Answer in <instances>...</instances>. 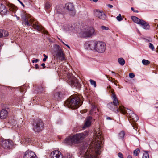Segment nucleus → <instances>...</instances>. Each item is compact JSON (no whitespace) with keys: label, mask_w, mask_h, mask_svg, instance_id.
<instances>
[{"label":"nucleus","mask_w":158,"mask_h":158,"mask_svg":"<svg viewBox=\"0 0 158 158\" xmlns=\"http://www.w3.org/2000/svg\"><path fill=\"white\" fill-rule=\"evenodd\" d=\"M54 52L52 53L53 55H56V56L61 61L65 60V55L60 46L56 44L54 46Z\"/></svg>","instance_id":"obj_5"},{"label":"nucleus","mask_w":158,"mask_h":158,"mask_svg":"<svg viewBox=\"0 0 158 158\" xmlns=\"http://www.w3.org/2000/svg\"><path fill=\"white\" fill-rule=\"evenodd\" d=\"M66 45V46H67L69 48H70L69 47L68 45Z\"/></svg>","instance_id":"obj_56"},{"label":"nucleus","mask_w":158,"mask_h":158,"mask_svg":"<svg viewBox=\"0 0 158 158\" xmlns=\"http://www.w3.org/2000/svg\"><path fill=\"white\" fill-rule=\"evenodd\" d=\"M127 158H132V157L131 155H129L127 156Z\"/></svg>","instance_id":"obj_52"},{"label":"nucleus","mask_w":158,"mask_h":158,"mask_svg":"<svg viewBox=\"0 0 158 158\" xmlns=\"http://www.w3.org/2000/svg\"><path fill=\"white\" fill-rule=\"evenodd\" d=\"M9 10L12 11V12H15L16 11V9L14 6L13 5H11L9 7Z\"/></svg>","instance_id":"obj_36"},{"label":"nucleus","mask_w":158,"mask_h":158,"mask_svg":"<svg viewBox=\"0 0 158 158\" xmlns=\"http://www.w3.org/2000/svg\"><path fill=\"white\" fill-rule=\"evenodd\" d=\"M149 48L152 50H153L154 49L153 45L151 43H150L149 44Z\"/></svg>","instance_id":"obj_41"},{"label":"nucleus","mask_w":158,"mask_h":158,"mask_svg":"<svg viewBox=\"0 0 158 158\" xmlns=\"http://www.w3.org/2000/svg\"><path fill=\"white\" fill-rule=\"evenodd\" d=\"M23 20L22 23L24 25H27V26H30L32 25L31 20V19H29L28 17L25 16L22 17Z\"/></svg>","instance_id":"obj_19"},{"label":"nucleus","mask_w":158,"mask_h":158,"mask_svg":"<svg viewBox=\"0 0 158 158\" xmlns=\"http://www.w3.org/2000/svg\"><path fill=\"white\" fill-rule=\"evenodd\" d=\"M102 138V135L100 133H98L94 136L95 139L93 140L87 151L83 153L80 151V154L83 155L85 158H97L95 154L96 153L98 156L100 155Z\"/></svg>","instance_id":"obj_1"},{"label":"nucleus","mask_w":158,"mask_h":158,"mask_svg":"<svg viewBox=\"0 0 158 158\" xmlns=\"http://www.w3.org/2000/svg\"><path fill=\"white\" fill-rule=\"evenodd\" d=\"M140 150L139 148L136 149L133 152L134 155L135 156H138L140 153Z\"/></svg>","instance_id":"obj_34"},{"label":"nucleus","mask_w":158,"mask_h":158,"mask_svg":"<svg viewBox=\"0 0 158 158\" xmlns=\"http://www.w3.org/2000/svg\"><path fill=\"white\" fill-rule=\"evenodd\" d=\"M118 61L121 65H123L125 63L124 60L122 58H120L118 59Z\"/></svg>","instance_id":"obj_31"},{"label":"nucleus","mask_w":158,"mask_h":158,"mask_svg":"<svg viewBox=\"0 0 158 158\" xmlns=\"http://www.w3.org/2000/svg\"><path fill=\"white\" fill-rule=\"evenodd\" d=\"M116 19L117 20L119 21H120L123 19V18L122 17L121 15L120 14H119L118 15Z\"/></svg>","instance_id":"obj_39"},{"label":"nucleus","mask_w":158,"mask_h":158,"mask_svg":"<svg viewBox=\"0 0 158 158\" xmlns=\"http://www.w3.org/2000/svg\"><path fill=\"white\" fill-rule=\"evenodd\" d=\"M24 158H37L35 153L29 150L27 151L24 155Z\"/></svg>","instance_id":"obj_17"},{"label":"nucleus","mask_w":158,"mask_h":158,"mask_svg":"<svg viewBox=\"0 0 158 158\" xmlns=\"http://www.w3.org/2000/svg\"><path fill=\"white\" fill-rule=\"evenodd\" d=\"M39 61V60L38 59H36L35 60H32V62L33 63H34V62L37 63Z\"/></svg>","instance_id":"obj_45"},{"label":"nucleus","mask_w":158,"mask_h":158,"mask_svg":"<svg viewBox=\"0 0 158 158\" xmlns=\"http://www.w3.org/2000/svg\"><path fill=\"white\" fill-rule=\"evenodd\" d=\"M66 80L67 83L72 87L77 88L81 87L80 83L72 74L70 73H68Z\"/></svg>","instance_id":"obj_4"},{"label":"nucleus","mask_w":158,"mask_h":158,"mask_svg":"<svg viewBox=\"0 0 158 158\" xmlns=\"http://www.w3.org/2000/svg\"><path fill=\"white\" fill-rule=\"evenodd\" d=\"M108 6L110 7V8H112L113 7V5L110 4H108Z\"/></svg>","instance_id":"obj_51"},{"label":"nucleus","mask_w":158,"mask_h":158,"mask_svg":"<svg viewBox=\"0 0 158 158\" xmlns=\"http://www.w3.org/2000/svg\"><path fill=\"white\" fill-rule=\"evenodd\" d=\"M73 139L72 136H70L69 138H66L64 140V142L67 145H72L74 143Z\"/></svg>","instance_id":"obj_24"},{"label":"nucleus","mask_w":158,"mask_h":158,"mask_svg":"<svg viewBox=\"0 0 158 158\" xmlns=\"http://www.w3.org/2000/svg\"><path fill=\"white\" fill-rule=\"evenodd\" d=\"M55 10L56 12V13L58 14H63L62 11V9L60 8L59 6H56Z\"/></svg>","instance_id":"obj_28"},{"label":"nucleus","mask_w":158,"mask_h":158,"mask_svg":"<svg viewBox=\"0 0 158 158\" xmlns=\"http://www.w3.org/2000/svg\"><path fill=\"white\" fill-rule=\"evenodd\" d=\"M51 158H63L61 152L59 151L55 150L51 153Z\"/></svg>","instance_id":"obj_18"},{"label":"nucleus","mask_w":158,"mask_h":158,"mask_svg":"<svg viewBox=\"0 0 158 158\" xmlns=\"http://www.w3.org/2000/svg\"><path fill=\"white\" fill-rule=\"evenodd\" d=\"M44 124L41 120H37L34 121L33 130L35 132H39L43 128Z\"/></svg>","instance_id":"obj_9"},{"label":"nucleus","mask_w":158,"mask_h":158,"mask_svg":"<svg viewBox=\"0 0 158 158\" xmlns=\"http://www.w3.org/2000/svg\"><path fill=\"white\" fill-rule=\"evenodd\" d=\"M8 35V32L7 31L4 30L0 29V38L6 37Z\"/></svg>","instance_id":"obj_26"},{"label":"nucleus","mask_w":158,"mask_h":158,"mask_svg":"<svg viewBox=\"0 0 158 158\" xmlns=\"http://www.w3.org/2000/svg\"><path fill=\"white\" fill-rule=\"evenodd\" d=\"M135 74L133 73H130L129 74V76L131 78H133L135 77Z\"/></svg>","instance_id":"obj_43"},{"label":"nucleus","mask_w":158,"mask_h":158,"mask_svg":"<svg viewBox=\"0 0 158 158\" xmlns=\"http://www.w3.org/2000/svg\"><path fill=\"white\" fill-rule=\"evenodd\" d=\"M89 81L90 82L91 84L92 85L94 86V87H96V86H97L96 83V82L95 81H94L92 79H90L89 80Z\"/></svg>","instance_id":"obj_37"},{"label":"nucleus","mask_w":158,"mask_h":158,"mask_svg":"<svg viewBox=\"0 0 158 158\" xmlns=\"http://www.w3.org/2000/svg\"><path fill=\"white\" fill-rule=\"evenodd\" d=\"M119 111L123 114H127L128 117L133 112L128 108H126L122 106H120L119 107Z\"/></svg>","instance_id":"obj_16"},{"label":"nucleus","mask_w":158,"mask_h":158,"mask_svg":"<svg viewBox=\"0 0 158 158\" xmlns=\"http://www.w3.org/2000/svg\"><path fill=\"white\" fill-rule=\"evenodd\" d=\"M41 66H42L44 69L46 68V66H45V64L44 63H43L41 64Z\"/></svg>","instance_id":"obj_48"},{"label":"nucleus","mask_w":158,"mask_h":158,"mask_svg":"<svg viewBox=\"0 0 158 158\" xmlns=\"http://www.w3.org/2000/svg\"><path fill=\"white\" fill-rule=\"evenodd\" d=\"M101 28L102 30H108L109 29L108 27L104 26H101Z\"/></svg>","instance_id":"obj_40"},{"label":"nucleus","mask_w":158,"mask_h":158,"mask_svg":"<svg viewBox=\"0 0 158 158\" xmlns=\"http://www.w3.org/2000/svg\"><path fill=\"white\" fill-rule=\"evenodd\" d=\"M32 27L34 29L38 31H41V32H43L45 34H48V32L47 31H44L43 27L40 26L38 24H37L36 23H33Z\"/></svg>","instance_id":"obj_20"},{"label":"nucleus","mask_w":158,"mask_h":158,"mask_svg":"<svg viewBox=\"0 0 158 158\" xmlns=\"http://www.w3.org/2000/svg\"><path fill=\"white\" fill-rule=\"evenodd\" d=\"M23 121L21 118L17 122V121L14 119L10 121V124L13 126V128L15 129L17 127H20L23 125Z\"/></svg>","instance_id":"obj_14"},{"label":"nucleus","mask_w":158,"mask_h":158,"mask_svg":"<svg viewBox=\"0 0 158 158\" xmlns=\"http://www.w3.org/2000/svg\"><path fill=\"white\" fill-rule=\"evenodd\" d=\"M35 67L36 69H38L39 68V66L38 64H36L35 65Z\"/></svg>","instance_id":"obj_49"},{"label":"nucleus","mask_w":158,"mask_h":158,"mask_svg":"<svg viewBox=\"0 0 158 158\" xmlns=\"http://www.w3.org/2000/svg\"><path fill=\"white\" fill-rule=\"evenodd\" d=\"M106 48V45L105 43L101 41H97L95 51L99 53H103Z\"/></svg>","instance_id":"obj_7"},{"label":"nucleus","mask_w":158,"mask_h":158,"mask_svg":"<svg viewBox=\"0 0 158 158\" xmlns=\"http://www.w3.org/2000/svg\"><path fill=\"white\" fill-rule=\"evenodd\" d=\"M51 7V5L49 3V2H46L45 5V7L46 9H48L50 8Z\"/></svg>","instance_id":"obj_38"},{"label":"nucleus","mask_w":158,"mask_h":158,"mask_svg":"<svg viewBox=\"0 0 158 158\" xmlns=\"http://www.w3.org/2000/svg\"><path fill=\"white\" fill-rule=\"evenodd\" d=\"M118 156L120 158H123V154L121 152L118 153Z\"/></svg>","instance_id":"obj_44"},{"label":"nucleus","mask_w":158,"mask_h":158,"mask_svg":"<svg viewBox=\"0 0 158 158\" xmlns=\"http://www.w3.org/2000/svg\"><path fill=\"white\" fill-rule=\"evenodd\" d=\"M88 134H84L83 133H77L72 135L73 139L74 144H77L81 143Z\"/></svg>","instance_id":"obj_8"},{"label":"nucleus","mask_w":158,"mask_h":158,"mask_svg":"<svg viewBox=\"0 0 158 158\" xmlns=\"http://www.w3.org/2000/svg\"><path fill=\"white\" fill-rule=\"evenodd\" d=\"M63 44H64L65 45H66V44H65L64 42H63Z\"/></svg>","instance_id":"obj_58"},{"label":"nucleus","mask_w":158,"mask_h":158,"mask_svg":"<svg viewBox=\"0 0 158 158\" xmlns=\"http://www.w3.org/2000/svg\"><path fill=\"white\" fill-rule=\"evenodd\" d=\"M95 34L94 29L93 27H90L86 30L83 32V35L85 37H90Z\"/></svg>","instance_id":"obj_11"},{"label":"nucleus","mask_w":158,"mask_h":158,"mask_svg":"<svg viewBox=\"0 0 158 158\" xmlns=\"http://www.w3.org/2000/svg\"><path fill=\"white\" fill-rule=\"evenodd\" d=\"M63 96L62 93L59 92L56 93L54 94L55 99L57 100H60Z\"/></svg>","instance_id":"obj_25"},{"label":"nucleus","mask_w":158,"mask_h":158,"mask_svg":"<svg viewBox=\"0 0 158 158\" xmlns=\"http://www.w3.org/2000/svg\"><path fill=\"white\" fill-rule=\"evenodd\" d=\"M106 119L107 120H111V118L110 117H107Z\"/></svg>","instance_id":"obj_53"},{"label":"nucleus","mask_w":158,"mask_h":158,"mask_svg":"<svg viewBox=\"0 0 158 158\" xmlns=\"http://www.w3.org/2000/svg\"><path fill=\"white\" fill-rule=\"evenodd\" d=\"M94 15L102 19H105L106 17V15L103 12L99 10H96L95 12Z\"/></svg>","instance_id":"obj_21"},{"label":"nucleus","mask_w":158,"mask_h":158,"mask_svg":"<svg viewBox=\"0 0 158 158\" xmlns=\"http://www.w3.org/2000/svg\"><path fill=\"white\" fill-rule=\"evenodd\" d=\"M16 16V17L17 18V20H19L20 19V18L19 17H18Z\"/></svg>","instance_id":"obj_54"},{"label":"nucleus","mask_w":158,"mask_h":158,"mask_svg":"<svg viewBox=\"0 0 158 158\" xmlns=\"http://www.w3.org/2000/svg\"><path fill=\"white\" fill-rule=\"evenodd\" d=\"M131 10L132 11H133V12H136V13L138 12V11L137 10H134V9L133 7L131 8Z\"/></svg>","instance_id":"obj_47"},{"label":"nucleus","mask_w":158,"mask_h":158,"mask_svg":"<svg viewBox=\"0 0 158 158\" xmlns=\"http://www.w3.org/2000/svg\"><path fill=\"white\" fill-rule=\"evenodd\" d=\"M25 140L26 141L27 143L29 142L30 141V139L29 138H27L25 139Z\"/></svg>","instance_id":"obj_46"},{"label":"nucleus","mask_w":158,"mask_h":158,"mask_svg":"<svg viewBox=\"0 0 158 158\" xmlns=\"http://www.w3.org/2000/svg\"><path fill=\"white\" fill-rule=\"evenodd\" d=\"M82 103V101L78 97L71 96L65 102L64 105L69 108L75 109L78 108Z\"/></svg>","instance_id":"obj_2"},{"label":"nucleus","mask_w":158,"mask_h":158,"mask_svg":"<svg viewBox=\"0 0 158 158\" xmlns=\"http://www.w3.org/2000/svg\"><path fill=\"white\" fill-rule=\"evenodd\" d=\"M92 120V118L91 116H89L87 117L86 120L83 127V129H84L90 126L91 124Z\"/></svg>","instance_id":"obj_22"},{"label":"nucleus","mask_w":158,"mask_h":158,"mask_svg":"<svg viewBox=\"0 0 158 158\" xmlns=\"http://www.w3.org/2000/svg\"><path fill=\"white\" fill-rule=\"evenodd\" d=\"M131 19L134 22L141 26L143 29L146 30L149 29L150 26L149 24L144 20L140 19L135 16H132Z\"/></svg>","instance_id":"obj_6"},{"label":"nucleus","mask_w":158,"mask_h":158,"mask_svg":"<svg viewBox=\"0 0 158 158\" xmlns=\"http://www.w3.org/2000/svg\"><path fill=\"white\" fill-rule=\"evenodd\" d=\"M2 34H3V35H5V34H4V33L3 32V33H2Z\"/></svg>","instance_id":"obj_59"},{"label":"nucleus","mask_w":158,"mask_h":158,"mask_svg":"<svg viewBox=\"0 0 158 158\" xmlns=\"http://www.w3.org/2000/svg\"><path fill=\"white\" fill-rule=\"evenodd\" d=\"M0 144L4 149H9L13 145V142L11 140L2 138L0 140Z\"/></svg>","instance_id":"obj_10"},{"label":"nucleus","mask_w":158,"mask_h":158,"mask_svg":"<svg viewBox=\"0 0 158 158\" xmlns=\"http://www.w3.org/2000/svg\"><path fill=\"white\" fill-rule=\"evenodd\" d=\"M7 8L5 5V2L0 0V14L2 15H6L8 12Z\"/></svg>","instance_id":"obj_15"},{"label":"nucleus","mask_w":158,"mask_h":158,"mask_svg":"<svg viewBox=\"0 0 158 158\" xmlns=\"http://www.w3.org/2000/svg\"><path fill=\"white\" fill-rule=\"evenodd\" d=\"M112 72V73H115L114 72H113V71H112V72Z\"/></svg>","instance_id":"obj_57"},{"label":"nucleus","mask_w":158,"mask_h":158,"mask_svg":"<svg viewBox=\"0 0 158 158\" xmlns=\"http://www.w3.org/2000/svg\"><path fill=\"white\" fill-rule=\"evenodd\" d=\"M63 158H73L72 154L69 153H67L65 155L64 157L63 156Z\"/></svg>","instance_id":"obj_35"},{"label":"nucleus","mask_w":158,"mask_h":158,"mask_svg":"<svg viewBox=\"0 0 158 158\" xmlns=\"http://www.w3.org/2000/svg\"><path fill=\"white\" fill-rule=\"evenodd\" d=\"M97 41H90L86 42L85 44V48L88 50L95 51Z\"/></svg>","instance_id":"obj_12"},{"label":"nucleus","mask_w":158,"mask_h":158,"mask_svg":"<svg viewBox=\"0 0 158 158\" xmlns=\"http://www.w3.org/2000/svg\"><path fill=\"white\" fill-rule=\"evenodd\" d=\"M18 1H19V2L20 3V4L23 6H24V4L22 2H21L20 0H18Z\"/></svg>","instance_id":"obj_50"},{"label":"nucleus","mask_w":158,"mask_h":158,"mask_svg":"<svg viewBox=\"0 0 158 158\" xmlns=\"http://www.w3.org/2000/svg\"><path fill=\"white\" fill-rule=\"evenodd\" d=\"M157 26H158V25H157Z\"/></svg>","instance_id":"obj_60"},{"label":"nucleus","mask_w":158,"mask_h":158,"mask_svg":"<svg viewBox=\"0 0 158 158\" xmlns=\"http://www.w3.org/2000/svg\"><path fill=\"white\" fill-rule=\"evenodd\" d=\"M111 92L112 93L111 98L113 101L108 103L107 105V106L111 110L117 113L119 110V108H118V106L119 105L118 100L115 94L113 92L112 90H111Z\"/></svg>","instance_id":"obj_3"},{"label":"nucleus","mask_w":158,"mask_h":158,"mask_svg":"<svg viewBox=\"0 0 158 158\" xmlns=\"http://www.w3.org/2000/svg\"><path fill=\"white\" fill-rule=\"evenodd\" d=\"M96 110H97L96 106L94 105H92V108L89 112V114L91 115L93 114L94 113H96Z\"/></svg>","instance_id":"obj_29"},{"label":"nucleus","mask_w":158,"mask_h":158,"mask_svg":"<svg viewBox=\"0 0 158 158\" xmlns=\"http://www.w3.org/2000/svg\"><path fill=\"white\" fill-rule=\"evenodd\" d=\"M128 117L134 122H136L139 119L138 116L134 112L129 115Z\"/></svg>","instance_id":"obj_27"},{"label":"nucleus","mask_w":158,"mask_h":158,"mask_svg":"<svg viewBox=\"0 0 158 158\" xmlns=\"http://www.w3.org/2000/svg\"><path fill=\"white\" fill-rule=\"evenodd\" d=\"M43 56L44 58L43 59V61L44 62H45L46 61V59H47L48 56L45 54H43Z\"/></svg>","instance_id":"obj_42"},{"label":"nucleus","mask_w":158,"mask_h":158,"mask_svg":"<svg viewBox=\"0 0 158 158\" xmlns=\"http://www.w3.org/2000/svg\"><path fill=\"white\" fill-rule=\"evenodd\" d=\"M142 63L144 65H148L150 62L148 60L143 59L142 60Z\"/></svg>","instance_id":"obj_33"},{"label":"nucleus","mask_w":158,"mask_h":158,"mask_svg":"<svg viewBox=\"0 0 158 158\" xmlns=\"http://www.w3.org/2000/svg\"><path fill=\"white\" fill-rule=\"evenodd\" d=\"M8 114V112L6 110H2L0 112V119H4L6 118L7 117Z\"/></svg>","instance_id":"obj_23"},{"label":"nucleus","mask_w":158,"mask_h":158,"mask_svg":"<svg viewBox=\"0 0 158 158\" xmlns=\"http://www.w3.org/2000/svg\"><path fill=\"white\" fill-rule=\"evenodd\" d=\"M65 7L66 9L70 12V15L73 16L76 14V11L74 7L73 4L71 3H68L66 4Z\"/></svg>","instance_id":"obj_13"},{"label":"nucleus","mask_w":158,"mask_h":158,"mask_svg":"<svg viewBox=\"0 0 158 158\" xmlns=\"http://www.w3.org/2000/svg\"><path fill=\"white\" fill-rule=\"evenodd\" d=\"M107 88L111 89V87L110 86H109L107 87Z\"/></svg>","instance_id":"obj_55"},{"label":"nucleus","mask_w":158,"mask_h":158,"mask_svg":"<svg viewBox=\"0 0 158 158\" xmlns=\"http://www.w3.org/2000/svg\"><path fill=\"white\" fill-rule=\"evenodd\" d=\"M125 135V133L124 131H121L118 135V137L119 139H123Z\"/></svg>","instance_id":"obj_30"},{"label":"nucleus","mask_w":158,"mask_h":158,"mask_svg":"<svg viewBox=\"0 0 158 158\" xmlns=\"http://www.w3.org/2000/svg\"><path fill=\"white\" fill-rule=\"evenodd\" d=\"M145 152L143 154L142 158H149V155L148 153V151H145Z\"/></svg>","instance_id":"obj_32"}]
</instances>
